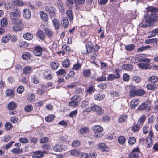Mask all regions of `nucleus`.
<instances>
[{"instance_id":"nucleus-1","label":"nucleus","mask_w":158,"mask_h":158,"mask_svg":"<svg viewBox=\"0 0 158 158\" xmlns=\"http://www.w3.org/2000/svg\"><path fill=\"white\" fill-rule=\"evenodd\" d=\"M21 14L19 9H16L9 14L10 19L12 23H22V20L19 17Z\"/></svg>"},{"instance_id":"nucleus-2","label":"nucleus","mask_w":158,"mask_h":158,"mask_svg":"<svg viewBox=\"0 0 158 158\" xmlns=\"http://www.w3.org/2000/svg\"><path fill=\"white\" fill-rule=\"evenodd\" d=\"M84 111L86 112H92L99 116L102 115L104 112V110L101 107L95 104L91 106L90 107L85 108Z\"/></svg>"},{"instance_id":"nucleus-3","label":"nucleus","mask_w":158,"mask_h":158,"mask_svg":"<svg viewBox=\"0 0 158 158\" xmlns=\"http://www.w3.org/2000/svg\"><path fill=\"white\" fill-rule=\"evenodd\" d=\"M82 100L81 96L75 95L71 98V101L69 102L68 105L70 107H75L78 106V103Z\"/></svg>"},{"instance_id":"nucleus-4","label":"nucleus","mask_w":158,"mask_h":158,"mask_svg":"<svg viewBox=\"0 0 158 158\" xmlns=\"http://www.w3.org/2000/svg\"><path fill=\"white\" fill-rule=\"evenodd\" d=\"M92 130L94 132V136L96 138H101L103 136L102 132V127L99 125H95L92 127Z\"/></svg>"},{"instance_id":"nucleus-5","label":"nucleus","mask_w":158,"mask_h":158,"mask_svg":"<svg viewBox=\"0 0 158 158\" xmlns=\"http://www.w3.org/2000/svg\"><path fill=\"white\" fill-rule=\"evenodd\" d=\"M139 60L142 62L139 64L138 65L139 67L142 69H148L149 67V62L150 61V60L148 58L141 59Z\"/></svg>"},{"instance_id":"nucleus-6","label":"nucleus","mask_w":158,"mask_h":158,"mask_svg":"<svg viewBox=\"0 0 158 158\" xmlns=\"http://www.w3.org/2000/svg\"><path fill=\"white\" fill-rule=\"evenodd\" d=\"M45 10L49 12V15L51 19L56 16V9L51 5H48L46 6L45 8Z\"/></svg>"},{"instance_id":"nucleus-7","label":"nucleus","mask_w":158,"mask_h":158,"mask_svg":"<svg viewBox=\"0 0 158 158\" xmlns=\"http://www.w3.org/2000/svg\"><path fill=\"white\" fill-rule=\"evenodd\" d=\"M151 102L149 101H147L139 106L137 110L139 111H142L147 109V111H149L151 109V107L150 106Z\"/></svg>"},{"instance_id":"nucleus-8","label":"nucleus","mask_w":158,"mask_h":158,"mask_svg":"<svg viewBox=\"0 0 158 158\" xmlns=\"http://www.w3.org/2000/svg\"><path fill=\"white\" fill-rule=\"evenodd\" d=\"M141 153L140 150L138 147H136L133 149L129 155V158H139V154Z\"/></svg>"},{"instance_id":"nucleus-9","label":"nucleus","mask_w":158,"mask_h":158,"mask_svg":"<svg viewBox=\"0 0 158 158\" xmlns=\"http://www.w3.org/2000/svg\"><path fill=\"white\" fill-rule=\"evenodd\" d=\"M99 48V46L98 44H96L95 45V48L93 49L89 50L88 53H89L90 57L92 60L95 59L97 55L95 53Z\"/></svg>"},{"instance_id":"nucleus-10","label":"nucleus","mask_w":158,"mask_h":158,"mask_svg":"<svg viewBox=\"0 0 158 158\" xmlns=\"http://www.w3.org/2000/svg\"><path fill=\"white\" fill-rule=\"evenodd\" d=\"M43 51L42 47L39 46H36L34 47L33 52L35 56H41L42 55Z\"/></svg>"},{"instance_id":"nucleus-11","label":"nucleus","mask_w":158,"mask_h":158,"mask_svg":"<svg viewBox=\"0 0 158 158\" xmlns=\"http://www.w3.org/2000/svg\"><path fill=\"white\" fill-rule=\"evenodd\" d=\"M46 151L43 150H38L33 152V155L32 156V158H41L44 156V153H46Z\"/></svg>"},{"instance_id":"nucleus-12","label":"nucleus","mask_w":158,"mask_h":158,"mask_svg":"<svg viewBox=\"0 0 158 158\" xmlns=\"http://www.w3.org/2000/svg\"><path fill=\"white\" fill-rule=\"evenodd\" d=\"M13 24H15L12 27L13 31L14 32H18L21 31L23 29L22 26L23 23H12Z\"/></svg>"},{"instance_id":"nucleus-13","label":"nucleus","mask_w":158,"mask_h":158,"mask_svg":"<svg viewBox=\"0 0 158 158\" xmlns=\"http://www.w3.org/2000/svg\"><path fill=\"white\" fill-rule=\"evenodd\" d=\"M141 139L143 141H145L146 143L147 147L148 148H150L153 145V140L152 138L150 137H147L145 139L144 138H141Z\"/></svg>"},{"instance_id":"nucleus-14","label":"nucleus","mask_w":158,"mask_h":158,"mask_svg":"<svg viewBox=\"0 0 158 158\" xmlns=\"http://www.w3.org/2000/svg\"><path fill=\"white\" fill-rule=\"evenodd\" d=\"M23 15L24 18L27 19H29L31 18V13L29 9H25L23 11Z\"/></svg>"},{"instance_id":"nucleus-15","label":"nucleus","mask_w":158,"mask_h":158,"mask_svg":"<svg viewBox=\"0 0 158 158\" xmlns=\"http://www.w3.org/2000/svg\"><path fill=\"white\" fill-rule=\"evenodd\" d=\"M32 55L31 53L29 52H24L22 54L21 58L23 60H28L31 59Z\"/></svg>"},{"instance_id":"nucleus-16","label":"nucleus","mask_w":158,"mask_h":158,"mask_svg":"<svg viewBox=\"0 0 158 158\" xmlns=\"http://www.w3.org/2000/svg\"><path fill=\"white\" fill-rule=\"evenodd\" d=\"M83 43L85 44L87 43L85 45V47L87 48V50H90L93 49L95 48V46L93 45L92 42L91 41H89V39H85L83 41Z\"/></svg>"},{"instance_id":"nucleus-17","label":"nucleus","mask_w":158,"mask_h":158,"mask_svg":"<svg viewBox=\"0 0 158 158\" xmlns=\"http://www.w3.org/2000/svg\"><path fill=\"white\" fill-rule=\"evenodd\" d=\"M98 148L99 150H101L103 152H108L109 148L104 143H101L98 145Z\"/></svg>"},{"instance_id":"nucleus-18","label":"nucleus","mask_w":158,"mask_h":158,"mask_svg":"<svg viewBox=\"0 0 158 158\" xmlns=\"http://www.w3.org/2000/svg\"><path fill=\"white\" fill-rule=\"evenodd\" d=\"M17 107V103L14 101L9 102L7 105L8 109L10 111L15 110Z\"/></svg>"},{"instance_id":"nucleus-19","label":"nucleus","mask_w":158,"mask_h":158,"mask_svg":"<svg viewBox=\"0 0 158 158\" xmlns=\"http://www.w3.org/2000/svg\"><path fill=\"white\" fill-rule=\"evenodd\" d=\"M40 16L41 19L45 22H47L48 18L47 14L44 11H40L39 12Z\"/></svg>"},{"instance_id":"nucleus-20","label":"nucleus","mask_w":158,"mask_h":158,"mask_svg":"<svg viewBox=\"0 0 158 158\" xmlns=\"http://www.w3.org/2000/svg\"><path fill=\"white\" fill-rule=\"evenodd\" d=\"M82 66V64L79 62L78 60L76 63L74 64L72 67L73 70L78 71L81 69Z\"/></svg>"},{"instance_id":"nucleus-21","label":"nucleus","mask_w":158,"mask_h":158,"mask_svg":"<svg viewBox=\"0 0 158 158\" xmlns=\"http://www.w3.org/2000/svg\"><path fill=\"white\" fill-rule=\"evenodd\" d=\"M139 100L138 98H135L131 101L130 104V107L131 109H135L139 104Z\"/></svg>"},{"instance_id":"nucleus-22","label":"nucleus","mask_w":158,"mask_h":158,"mask_svg":"<svg viewBox=\"0 0 158 158\" xmlns=\"http://www.w3.org/2000/svg\"><path fill=\"white\" fill-rule=\"evenodd\" d=\"M94 99L95 100L100 101L102 100L105 97V95L102 93H99L94 94Z\"/></svg>"},{"instance_id":"nucleus-23","label":"nucleus","mask_w":158,"mask_h":158,"mask_svg":"<svg viewBox=\"0 0 158 158\" xmlns=\"http://www.w3.org/2000/svg\"><path fill=\"white\" fill-rule=\"evenodd\" d=\"M130 89L129 92V95L130 97H133L137 96L136 90H135V87L133 85H131L130 87Z\"/></svg>"},{"instance_id":"nucleus-24","label":"nucleus","mask_w":158,"mask_h":158,"mask_svg":"<svg viewBox=\"0 0 158 158\" xmlns=\"http://www.w3.org/2000/svg\"><path fill=\"white\" fill-rule=\"evenodd\" d=\"M83 77L86 78H89L91 75V69H87L83 71L82 72Z\"/></svg>"},{"instance_id":"nucleus-25","label":"nucleus","mask_w":158,"mask_h":158,"mask_svg":"<svg viewBox=\"0 0 158 158\" xmlns=\"http://www.w3.org/2000/svg\"><path fill=\"white\" fill-rule=\"evenodd\" d=\"M61 24L63 27L64 28H67L68 27L69 22L66 17H64L62 19Z\"/></svg>"},{"instance_id":"nucleus-26","label":"nucleus","mask_w":158,"mask_h":158,"mask_svg":"<svg viewBox=\"0 0 158 158\" xmlns=\"http://www.w3.org/2000/svg\"><path fill=\"white\" fill-rule=\"evenodd\" d=\"M33 71L31 67L29 66H25L23 69V72L25 75L31 73Z\"/></svg>"},{"instance_id":"nucleus-27","label":"nucleus","mask_w":158,"mask_h":158,"mask_svg":"<svg viewBox=\"0 0 158 158\" xmlns=\"http://www.w3.org/2000/svg\"><path fill=\"white\" fill-rule=\"evenodd\" d=\"M128 118V116L127 115L125 114L121 115L118 119V122L120 123L127 122Z\"/></svg>"},{"instance_id":"nucleus-28","label":"nucleus","mask_w":158,"mask_h":158,"mask_svg":"<svg viewBox=\"0 0 158 158\" xmlns=\"http://www.w3.org/2000/svg\"><path fill=\"white\" fill-rule=\"evenodd\" d=\"M45 33L46 35L49 38H52L54 35L53 31L48 28H46L44 30Z\"/></svg>"},{"instance_id":"nucleus-29","label":"nucleus","mask_w":158,"mask_h":158,"mask_svg":"<svg viewBox=\"0 0 158 158\" xmlns=\"http://www.w3.org/2000/svg\"><path fill=\"white\" fill-rule=\"evenodd\" d=\"M50 67L54 70L57 69L59 67V63L56 61H52L50 63Z\"/></svg>"},{"instance_id":"nucleus-30","label":"nucleus","mask_w":158,"mask_h":158,"mask_svg":"<svg viewBox=\"0 0 158 158\" xmlns=\"http://www.w3.org/2000/svg\"><path fill=\"white\" fill-rule=\"evenodd\" d=\"M5 94L6 96L10 98H13L14 96V89H8L5 91Z\"/></svg>"},{"instance_id":"nucleus-31","label":"nucleus","mask_w":158,"mask_h":158,"mask_svg":"<svg viewBox=\"0 0 158 158\" xmlns=\"http://www.w3.org/2000/svg\"><path fill=\"white\" fill-rule=\"evenodd\" d=\"M142 127L139 124L137 123L134 124L131 128V130L133 132L136 133L139 131L140 129Z\"/></svg>"},{"instance_id":"nucleus-32","label":"nucleus","mask_w":158,"mask_h":158,"mask_svg":"<svg viewBox=\"0 0 158 158\" xmlns=\"http://www.w3.org/2000/svg\"><path fill=\"white\" fill-rule=\"evenodd\" d=\"M75 76V72L72 69L70 70L69 73L65 77L66 80H68L70 78H73Z\"/></svg>"},{"instance_id":"nucleus-33","label":"nucleus","mask_w":158,"mask_h":158,"mask_svg":"<svg viewBox=\"0 0 158 158\" xmlns=\"http://www.w3.org/2000/svg\"><path fill=\"white\" fill-rule=\"evenodd\" d=\"M71 65V63L68 59H65L62 62V66L65 68H69Z\"/></svg>"},{"instance_id":"nucleus-34","label":"nucleus","mask_w":158,"mask_h":158,"mask_svg":"<svg viewBox=\"0 0 158 158\" xmlns=\"http://www.w3.org/2000/svg\"><path fill=\"white\" fill-rule=\"evenodd\" d=\"M43 75L44 78L48 80H51L53 77V76L48 71L44 72Z\"/></svg>"},{"instance_id":"nucleus-35","label":"nucleus","mask_w":158,"mask_h":158,"mask_svg":"<svg viewBox=\"0 0 158 158\" xmlns=\"http://www.w3.org/2000/svg\"><path fill=\"white\" fill-rule=\"evenodd\" d=\"M148 80L149 82L156 84L158 82V77L155 76H152L149 77Z\"/></svg>"},{"instance_id":"nucleus-36","label":"nucleus","mask_w":158,"mask_h":158,"mask_svg":"<svg viewBox=\"0 0 158 158\" xmlns=\"http://www.w3.org/2000/svg\"><path fill=\"white\" fill-rule=\"evenodd\" d=\"M38 37L41 40H43L45 38V35L44 32L41 30L39 29L37 32Z\"/></svg>"},{"instance_id":"nucleus-37","label":"nucleus","mask_w":158,"mask_h":158,"mask_svg":"<svg viewBox=\"0 0 158 158\" xmlns=\"http://www.w3.org/2000/svg\"><path fill=\"white\" fill-rule=\"evenodd\" d=\"M11 35L9 34H6L3 36L1 40L2 42L3 43H6L11 39Z\"/></svg>"},{"instance_id":"nucleus-38","label":"nucleus","mask_w":158,"mask_h":158,"mask_svg":"<svg viewBox=\"0 0 158 158\" xmlns=\"http://www.w3.org/2000/svg\"><path fill=\"white\" fill-rule=\"evenodd\" d=\"M54 149L56 152H61L64 150L63 146L60 144H56L54 147Z\"/></svg>"},{"instance_id":"nucleus-39","label":"nucleus","mask_w":158,"mask_h":158,"mask_svg":"<svg viewBox=\"0 0 158 158\" xmlns=\"http://www.w3.org/2000/svg\"><path fill=\"white\" fill-rule=\"evenodd\" d=\"M52 22L55 30H59L60 28L59 21L58 19H56L52 20Z\"/></svg>"},{"instance_id":"nucleus-40","label":"nucleus","mask_w":158,"mask_h":158,"mask_svg":"<svg viewBox=\"0 0 158 158\" xmlns=\"http://www.w3.org/2000/svg\"><path fill=\"white\" fill-rule=\"evenodd\" d=\"M121 68L123 70L129 71L133 69V66L131 64H125L122 65Z\"/></svg>"},{"instance_id":"nucleus-41","label":"nucleus","mask_w":158,"mask_h":158,"mask_svg":"<svg viewBox=\"0 0 158 158\" xmlns=\"http://www.w3.org/2000/svg\"><path fill=\"white\" fill-rule=\"evenodd\" d=\"M11 152L14 154H19L22 153L23 150L22 148H14L12 149Z\"/></svg>"},{"instance_id":"nucleus-42","label":"nucleus","mask_w":158,"mask_h":158,"mask_svg":"<svg viewBox=\"0 0 158 158\" xmlns=\"http://www.w3.org/2000/svg\"><path fill=\"white\" fill-rule=\"evenodd\" d=\"M146 120V117L144 115H142L138 120V124L140 125L142 127L143 126L144 123Z\"/></svg>"},{"instance_id":"nucleus-43","label":"nucleus","mask_w":158,"mask_h":158,"mask_svg":"<svg viewBox=\"0 0 158 158\" xmlns=\"http://www.w3.org/2000/svg\"><path fill=\"white\" fill-rule=\"evenodd\" d=\"M119 143L122 145H123L125 143L126 139L125 137L123 136H119L118 139Z\"/></svg>"},{"instance_id":"nucleus-44","label":"nucleus","mask_w":158,"mask_h":158,"mask_svg":"<svg viewBox=\"0 0 158 158\" xmlns=\"http://www.w3.org/2000/svg\"><path fill=\"white\" fill-rule=\"evenodd\" d=\"M156 87V84L150 82L147 85V89L151 90H154Z\"/></svg>"},{"instance_id":"nucleus-45","label":"nucleus","mask_w":158,"mask_h":158,"mask_svg":"<svg viewBox=\"0 0 158 158\" xmlns=\"http://www.w3.org/2000/svg\"><path fill=\"white\" fill-rule=\"evenodd\" d=\"M55 118L54 115L52 114H50L47 115L45 118V120L47 122H49L52 121Z\"/></svg>"},{"instance_id":"nucleus-46","label":"nucleus","mask_w":158,"mask_h":158,"mask_svg":"<svg viewBox=\"0 0 158 158\" xmlns=\"http://www.w3.org/2000/svg\"><path fill=\"white\" fill-rule=\"evenodd\" d=\"M23 36L25 39L28 40H32L33 37V35L32 34L28 32L24 34Z\"/></svg>"},{"instance_id":"nucleus-47","label":"nucleus","mask_w":158,"mask_h":158,"mask_svg":"<svg viewBox=\"0 0 158 158\" xmlns=\"http://www.w3.org/2000/svg\"><path fill=\"white\" fill-rule=\"evenodd\" d=\"M14 4L18 6H23L24 3L21 0H16L13 1Z\"/></svg>"},{"instance_id":"nucleus-48","label":"nucleus","mask_w":158,"mask_h":158,"mask_svg":"<svg viewBox=\"0 0 158 158\" xmlns=\"http://www.w3.org/2000/svg\"><path fill=\"white\" fill-rule=\"evenodd\" d=\"M66 15L69 18L70 21L73 20V12L71 10H68L66 12Z\"/></svg>"},{"instance_id":"nucleus-49","label":"nucleus","mask_w":158,"mask_h":158,"mask_svg":"<svg viewBox=\"0 0 158 158\" xmlns=\"http://www.w3.org/2000/svg\"><path fill=\"white\" fill-rule=\"evenodd\" d=\"M56 73L57 75H63L64 76L66 74V71L65 69H61L57 71Z\"/></svg>"},{"instance_id":"nucleus-50","label":"nucleus","mask_w":158,"mask_h":158,"mask_svg":"<svg viewBox=\"0 0 158 158\" xmlns=\"http://www.w3.org/2000/svg\"><path fill=\"white\" fill-rule=\"evenodd\" d=\"M29 45L28 43L25 41H21L19 43V46L20 48H27Z\"/></svg>"},{"instance_id":"nucleus-51","label":"nucleus","mask_w":158,"mask_h":158,"mask_svg":"<svg viewBox=\"0 0 158 158\" xmlns=\"http://www.w3.org/2000/svg\"><path fill=\"white\" fill-rule=\"evenodd\" d=\"M89 130V127H83L80 129L79 132L81 134H84L88 132Z\"/></svg>"},{"instance_id":"nucleus-52","label":"nucleus","mask_w":158,"mask_h":158,"mask_svg":"<svg viewBox=\"0 0 158 158\" xmlns=\"http://www.w3.org/2000/svg\"><path fill=\"white\" fill-rule=\"evenodd\" d=\"M135 48V46L133 44L127 45L125 46V49L127 51H131Z\"/></svg>"},{"instance_id":"nucleus-53","label":"nucleus","mask_w":158,"mask_h":158,"mask_svg":"<svg viewBox=\"0 0 158 158\" xmlns=\"http://www.w3.org/2000/svg\"><path fill=\"white\" fill-rule=\"evenodd\" d=\"M137 96H142L146 94V92L143 89H138L136 90Z\"/></svg>"},{"instance_id":"nucleus-54","label":"nucleus","mask_w":158,"mask_h":158,"mask_svg":"<svg viewBox=\"0 0 158 158\" xmlns=\"http://www.w3.org/2000/svg\"><path fill=\"white\" fill-rule=\"evenodd\" d=\"M5 127L6 130L8 131L12 129L13 125L10 122H7L5 124Z\"/></svg>"},{"instance_id":"nucleus-55","label":"nucleus","mask_w":158,"mask_h":158,"mask_svg":"<svg viewBox=\"0 0 158 158\" xmlns=\"http://www.w3.org/2000/svg\"><path fill=\"white\" fill-rule=\"evenodd\" d=\"M118 79L114 74H110L108 75L107 80L108 81H113L114 79Z\"/></svg>"},{"instance_id":"nucleus-56","label":"nucleus","mask_w":158,"mask_h":158,"mask_svg":"<svg viewBox=\"0 0 158 158\" xmlns=\"http://www.w3.org/2000/svg\"><path fill=\"white\" fill-rule=\"evenodd\" d=\"M136 138L134 137H129L128 140V143L129 145H132L136 142Z\"/></svg>"},{"instance_id":"nucleus-57","label":"nucleus","mask_w":158,"mask_h":158,"mask_svg":"<svg viewBox=\"0 0 158 158\" xmlns=\"http://www.w3.org/2000/svg\"><path fill=\"white\" fill-rule=\"evenodd\" d=\"M49 139L47 137H43L39 139L40 143H46L49 141Z\"/></svg>"},{"instance_id":"nucleus-58","label":"nucleus","mask_w":158,"mask_h":158,"mask_svg":"<svg viewBox=\"0 0 158 158\" xmlns=\"http://www.w3.org/2000/svg\"><path fill=\"white\" fill-rule=\"evenodd\" d=\"M151 19L153 22L157 21L158 18V15L156 13L151 14L150 15Z\"/></svg>"},{"instance_id":"nucleus-59","label":"nucleus","mask_w":158,"mask_h":158,"mask_svg":"<svg viewBox=\"0 0 158 158\" xmlns=\"http://www.w3.org/2000/svg\"><path fill=\"white\" fill-rule=\"evenodd\" d=\"M89 104V102L87 100H84L82 101L81 106L82 108H84L88 106Z\"/></svg>"},{"instance_id":"nucleus-60","label":"nucleus","mask_w":158,"mask_h":158,"mask_svg":"<svg viewBox=\"0 0 158 158\" xmlns=\"http://www.w3.org/2000/svg\"><path fill=\"white\" fill-rule=\"evenodd\" d=\"M33 107L31 105H27L24 108V110L26 112H30L33 110Z\"/></svg>"},{"instance_id":"nucleus-61","label":"nucleus","mask_w":158,"mask_h":158,"mask_svg":"<svg viewBox=\"0 0 158 158\" xmlns=\"http://www.w3.org/2000/svg\"><path fill=\"white\" fill-rule=\"evenodd\" d=\"M95 90L94 87L92 85H91L87 90L86 91L90 95L92 94L93 92L94 93Z\"/></svg>"},{"instance_id":"nucleus-62","label":"nucleus","mask_w":158,"mask_h":158,"mask_svg":"<svg viewBox=\"0 0 158 158\" xmlns=\"http://www.w3.org/2000/svg\"><path fill=\"white\" fill-rule=\"evenodd\" d=\"M69 153L72 156H76L79 155V152L77 149L72 150L69 151Z\"/></svg>"},{"instance_id":"nucleus-63","label":"nucleus","mask_w":158,"mask_h":158,"mask_svg":"<svg viewBox=\"0 0 158 158\" xmlns=\"http://www.w3.org/2000/svg\"><path fill=\"white\" fill-rule=\"evenodd\" d=\"M122 79L124 81L128 82L130 79V76L128 74L125 73L123 75Z\"/></svg>"},{"instance_id":"nucleus-64","label":"nucleus","mask_w":158,"mask_h":158,"mask_svg":"<svg viewBox=\"0 0 158 158\" xmlns=\"http://www.w3.org/2000/svg\"><path fill=\"white\" fill-rule=\"evenodd\" d=\"M19 141L22 143L26 144L29 142V139L25 137H21L19 139Z\"/></svg>"}]
</instances>
